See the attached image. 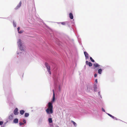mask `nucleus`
<instances>
[{"label":"nucleus","instance_id":"obj_28","mask_svg":"<svg viewBox=\"0 0 127 127\" xmlns=\"http://www.w3.org/2000/svg\"><path fill=\"white\" fill-rule=\"evenodd\" d=\"M20 29V27H18V28L17 30H18V32H19V30Z\"/></svg>","mask_w":127,"mask_h":127},{"label":"nucleus","instance_id":"obj_9","mask_svg":"<svg viewBox=\"0 0 127 127\" xmlns=\"http://www.w3.org/2000/svg\"><path fill=\"white\" fill-rule=\"evenodd\" d=\"M18 119L17 118L14 119L13 120V122L15 123H18Z\"/></svg>","mask_w":127,"mask_h":127},{"label":"nucleus","instance_id":"obj_31","mask_svg":"<svg viewBox=\"0 0 127 127\" xmlns=\"http://www.w3.org/2000/svg\"><path fill=\"white\" fill-rule=\"evenodd\" d=\"M95 82H96V83L97 82V79H96L95 80Z\"/></svg>","mask_w":127,"mask_h":127},{"label":"nucleus","instance_id":"obj_13","mask_svg":"<svg viewBox=\"0 0 127 127\" xmlns=\"http://www.w3.org/2000/svg\"><path fill=\"white\" fill-rule=\"evenodd\" d=\"M25 112L24 110H22L20 111V113L21 115H23L25 113Z\"/></svg>","mask_w":127,"mask_h":127},{"label":"nucleus","instance_id":"obj_8","mask_svg":"<svg viewBox=\"0 0 127 127\" xmlns=\"http://www.w3.org/2000/svg\"><path fill=\"white\" fill-rule=\"evenodd\" d=\"M69 17L71 19H73V15L71 13H70L69 14Z\"/></svg>","mask_w":127,"mask_h":127},{"label":"nucleus","instance_id":"obj_3","mask_svg":"<svg viewBox=\"0 0 127 127\" xmlns=\"http://www.w3.org/2000/svg\"><path fill=\"white\" fill-rule=\"evenodd\" d=\"M53 96L52 100L51 101L52 102H54L55 100V93L54 90H53Z\"/></svg>","mask_w":127,"mask_h":127},{"label":"nucleus","instance_id":"obj_11","mask_svg":"<svg viewBox=\"0 0 127 127\" xmlns=\"http://www.w3.org/2000/svg\"><path fill=\"white\" fill-rule=\"evenodd\" d=\"M48 122L49 123H51L52 122V118H49L48 119Z\"/></svg>","mask_w":127,"mask_h":127},{"label":"nucleus","instance_id":"obj_23","mask_svg":"<svg viewBox=\"0 0 127 127\" xmlns=\"http://www.w3.org/2000/svg\"><path fill=\"white\" fill-rule=\"evenodd\" d=\"M23 122H24V124H26V120L25 119H23Z\"/></svg>","mask_w":127,"mask_h":127},{"label":"nucleus","instance_id":"obj_24","mask_svg":"<svg viewBox=\"0 0 127 127\" xmlns=\"http://www.w3.org/2000/svg\"><path fill=\"white\" fill-rule=\"evenodd\" d=\"M18 32V33H22L23 32V31H19Z\"/></svg>","mask_w":127,"mask_h":127},{"label":"nucleus","instance_id":"obj_30","mask_svg":"<svg viewBox=\"0 0 127 127\" xmlns=\"http://www.w3.org/2000/svg\"><path fill=\"white\" fill-rule=\"evenodd\" d=\"M102 111H103V112H105V110L103 108H102Z\"/></svg>","mask_w":127,"mask_h":127},{"label":"nucleus","instance_id":"obj_18","mask_svg":"<svg viewBox=\"0 0 127 127\" xmlns=\"http://www.w3.org/2000/svg\"><path fill=\"white\" fill-rule=\"evenodd\" d=\"M90 59L91 61L92 62H95L94 60L91 57H90Z\"/></svg>","mask_w":127,"mask_h":127},{"label":"nucleus","instance_id":"obj_15","mask_svg":"<svg viewBox=\"0 0 127 127\" xmlns=\"http://www.w3.org/2000/svg\"><path fill=\"white\" fill-rule=\"evenodd\" d=\"M29 115V114L27 113H26L25 114V116L26 117H28Z\"/></svg>","mask_w":127,"mask_h":127},{"label":"nucleus","instance_id":"obj_21","mask_svg":"<svg viewBox=\"0 0 127 127\" xmlns=\"http://www.w3.org/2000/svg\"><path fill=\"white\" fill-rule=\"evenodd\" d=\"M112 118H113V119H115V120H117V119L115 117H114L113 116V117Z\"/></svg>","mask_w":127,"mask_h":127},{"label":"nucleus","instance_id":"obj_10","mask_svg":"<svg viewBox=\"0 0 127 127\" xmlns=\"http://www.w3.org/2000/svg\"><path fill=\"white\" fill-rule=\"evenodd\" d=\"M93 66L95 67H99V65L97 63H95L93 64Z\"/></svg>","mask_w":127,"mask_h":127},{"label":"nucleus","instance_id":"obj_32","mask_svg":"<svg viewBox=\"0 0 127 127\" xmlns=\"http://www.w3.org/2000/svg\"><path fill=\"white\" fill-rule=\"evenodd\" d=\"M88 88H89V87H88L87 88V89L88 90Z\"/></svg>","mask_w":127,"mask_h":127},{"label":"nucleus","instance_id":"obj_16","mask_svg":"<svg viewBox=\"0 0 127 127\" xmlns=\"http://www.w3.org/2000/svg\"><path fill=\"white\" fill-rule=\"evenodd\" d=\"M60 23L63 25H65L66 24V22H61Z\"/></svg>","mask_w":127,"mask_h":127},{"label":"nucleus","instance_id":"obj_25","mask_svg":"<svg viewBox=\"0 0 127 127\" xmlns=\"http://www.w3.org/2000/svg\"><path fill=\"white\" fill-rule=\"evenodd\" d=\"M3 122L2 121H0V125H1L3 124Z\"/></svg>","mask_w":127,"mask_h":127},{"label":"nucleus","instance_id":"obj_7","mask_svg":"<svg viewBox=\"0 0 127 127\" xmlns=\"http://www.w3.org/2000/svg\"><path fill=\"white\" fill-rule=\"evenodd\" d=\"M21 5V1L19 2V4L17 5L16 7L15 8V9H18L19 7H20Z\"/></svg>","mask_w":127,"mask_h":127},{"label":"nucleus","instance_id":"obj_20","mask_svg":"<svg viewBox=\"0 0 127 127\" xmlns=\"http://www.w3.org/2000/svg\"><path fill=\"white\" fill-rule=\"evenodd\" d=\"M19 124L20 126H21L22 125H24V123H23L20 122L19 123Z\"/></svg>","mask_w":127,"mask_h":127},{"label":"nucleus","instance_id":"obj_33","mask_svg":"<svg viewBox=\"0 0 127 127\" xmlns=\"http://www.w3.org/2000/svg\"><path fill=\"white\" fill-rule=\"evenodd\" d=\"M14 27H16V25H14Z\"/></svg>","mask_w":127,"mask_h":127},{"label":"nucleus","instance_id":"obj_4","mask_svg":"<svg viewBox=\"0 0 127 127\" xmlns=\"http://www.w3.org/2000/svg\"><path fill=\"white\" fill-rule=\"evenodd\" d=\"M45 65L46 66V67L47 68V71L50 70V67L47 63H45Z\"/></svg>","mask_w":127,"mask_h":127},{"label":"nucleus","instance_id":"obj_14","mask_svg":"<svg viewBox=\"0 0 127 127\" xmlns=\"http://www.w3.org/2000/svg\"><path fill=\"white\" fill-rule=\"evenodd\" d=\"M13 116L12 115H10L9 117V119L10 120H12L13 119Z\"/></svg>","mask_w":127,"mask_h":127},{"label":"nucleus","instance_id":"obj_27","mask_svg":"<svg viewBox=\"0 0 127 127\" xmlns=\"http://www.w3.org/2000/svg\"><path fill=\"white\" fill-rule=\"evenodd\" d=\"M48 71L49 73L50 74H51L50 70H48Z\"/></svg>","mask_w":127,"mask_h":127},{"label":"nucleus","instance_id":"obj_22","mask_svg":"<svg viewBox=\"0 0 127 127\" xmlns=\"http://www.w3.org/2000/svg\"><path fill=\"white\" fill-rule=\"evenodd\" d=\"M108 115L110 117H112V118L113 117V116H112V115H111L110 114H108Z\"/></svg>","mask_w":127,"mask_h":127},{"label":"nucleus","instance_id":"obj_5","mask_svg":"<svg viewBox=\"0 0 127 127\" xmlns=\"http://www.w3.org/2000/svg\"><path fill=\"white\" fill-rule=\"evenodd\" d=\"M84 53L86 57V59H88L89 58L88 54L86 52H84Z\"/></svg>","mask_w":127,"mask_h":127},{"label":"nucleus","instance_id":"obj_1","mask_svg":"<svg viewBox=\"0 0 127 127\" xmlns=\"http://www.w3.org/2000/svg\"><path fill=\"white\" fill-rule=\"evenodd\" d=\"M53 106L52 103L51 102H49L48 108L46 110L47 113L48 114L52 113H53Z\"/></svg>","mask_w":127,"mask_h":127},{"label":"nucleus","instance_id":"obj_17","mask_svg":"<svg viewBox=\"0 0 127 127\" xmlns=\"http://www.w3.org/2000/svg\"><path fill=\"white\" fill-rule=\"evenodd\" d=\"M89 66H91L92 65V64L90 62H89L88 64Z\"/></svg>","mask_w":127,"mask_h":127},{"label":"nucleus","instance_id":"obj_26","mask_svg":"<svg viewBox=\"0 0 127 127\" xmlns=\"http://www.w3.org/2000/svg\"><path fill=\"white\" fill-rule=\"evenodd\" d=\"M89 62H88V61H86V65H88V63Z\"/></svg>","mask_w":127,"mask_h":127},{"label":"nucleus","instance_id":"obj_2","mask_svg":"<svg viewBox=\"0 0 127 127\" xmlns=\"http://www.w3.org/2000/svg\"><path fill=\"white\" fill-rule=\"evenodd\" d=\"M18 44L20 50L21 51H24V49H23V48L20 39H19L18 40Z\"/></svg>","mask_w":127,"mask_h":127},{"label":"nucleus","instance_id":"obj_6","mask_svg":"<svg viewBox=\"0 0 127 127\" xmlns=\"http://www.w3.org/2000/svg\"><path fill=\"white\" fill-rule=\"evenodd\" d=\"M18 108H16L14 111V113L15 115H17L18 114Z\"/></svg>","mask_w":127,"mask_h":127},{"label":"nucleus","instance_id":"obj_12","mask_svg":"<svg viewBox=\"0 0 127 127\" xmlns=\"http://www.w3.org/2000/svg\"><path fill=\"white\" fill-rule=\"evenodd\" d=\"M102 71V70L101 69H98V73L100 74H101Z\"/></svg>","mask_w":127,"mask_h":127},{"label":"nucleus","instance_id":"obj_29","mask_svg":"<svg viewBox=\"0 0 127 127\" xmlns=\"http://www.w3.org/2000/svg\"><path fill=\"white\" fill-rule=\"evenodd\" d=\"M97 75L96 74H95V75H94V77H96L97 76Z\"/></svg>","mask_w":127,"mask_h":127},{"label":"nucleus","instance_id":"obj_19","mask_svg":"<svg viewBox=\"0 0 127 127\" xmlns=\"http://www.w3.org/2000/svg\"><path fill=\"white\" fill-rule=\"evenodd\" d=\"M71 122L72 123H73L74 125L75 126H76V124L75 122L73 121H72Z\"/></svg>","mask_w":127,"mask_h":127}]
</instances>
